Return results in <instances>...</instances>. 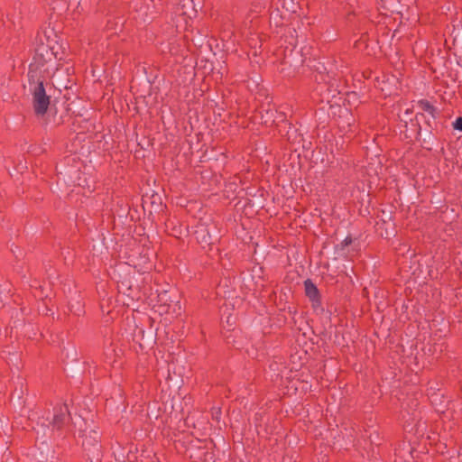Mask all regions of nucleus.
Wrapping results in <instances>:
<instances>
[{"mask_svg": "<svg viewBox=\"0 0 462 462\" xmlns=\"http://www.w3.org/2000/svg\"><path fill=\"white\" fill-rule=\"evenodd\" d=\"M28 78L34 110L37 115H44L50 105V96L46 93L43 77L41 75V71H38V68L30 65Z\"/></svg>", "mask_w": 462, "mask_h": 462, "instance_id": "f257e3e1", "label": "nucleus"}, {"mask_svg": "<svg viewBox=\"0 0 462 462\" xmlns=\"http://www.w3.org/2000/svg\"><path fill=\"white\" fill-rule=\"evenodd\" d=\"M418 105L421 110L429 113L432 116H434L436 108L434 107L433 105L430 104V101H428L426 99H420L418 101Z\"/></svg>", "mask_w": 462, "mask_h": 462, "instance_id": "1a4fd4ad", "label": "nucleus"}, {"mask_svg": "<svg viewBox=\"0 0 462 462\" xmlns=\"http://www.w3.org/2000/svg\"><path fill=\"white\" fill-rule=\"evenodd\" d=\"M92 440L94 442L97 441V432L95 431V430L90 431V435L89 436H86V438H85V439L83 441V445H91L92 444Z\"/></svg>", "mask_w": 462, "mask_h": 462, "instance_id": "9b49d317", "label": "nucleus"}, {"mask_svg": "<svg viewBox=\"0 0 462 462\" xmlns=\"http://www.w3.org/2000/svg\"><path fill=\"white\" fill-rule=\"evenodd\" d=\"M69 414V410L66 405H61L59 408L55 409V413L52 419V425L55 428H60L67 418V415Z\"/></svg>", "mask_w": 462, "mask_h": 462, "instance_id": "20e7f679", "label": "nucleus"}, {"mask_svg": "<svg viewBox=\"0 0 462 462\" xmlns=\"http://www.w3.org/2000/svg\"><path fill=\"white\" fill-rule=\"evenodd\" d=\"M353 240L350 236H346L340 244L336 245L337 251H341L343 254L345 253V248L352 244Z\"/></svg>", "mask_w": 462, "mask_h": 462, "instance_id": "9d476101", "label": "nucleus"}, {"mask_svg": "<svg viewBox=\"0 0 462 462\" xmlns=\"http://www.w3.org/2000/svg\"><path fill=\"white\" fill-rule=\"evenodd\" d=\"M175 307H177L179 310L181 309L180 302H176Z\"/></svg>", "mask_w": 462, "mask_h": 462, "instance_id": "4468645a", "label": "nucleus"}, {"mask_svg": "<svg viewBox=\"0 0 462 462\" xmlns=\"http://www.w3.org/2000/svg\"><path fill=\"white\" fill-rule=\"evenodd\" d=\"M183 14L189 17H192L198 12L196 5L192 0H184L182 4Z\"/></svg>", "mask_w": 462, "mask_h": 462, "instance_id": "0eeeda50", "label": "nucleus"}, {"mask_svg": "<svg viewBox=\"0 0 462 462\" xmlns=\"http://www.w3.org/2000/svg\"><path fill=\"white\" fill-rule=\"evenodd\" d=\"M411 404H412V407L414 408V411H417V408H418V406H419V402L417 401V399H413V400L411 401Z\"/></svg>", "mask_w": 462, "mask_h": 462, "instance_id": "ddd939ff", "label": "nucleus"}, {"mask_svg": "<svg viewBox=\"0 0 462 462\" xmlns=\"http://www.w3.org/2000/svg\"><path fill=\"white\" fill-rule=\"evenodd\" d=\"M453 127L456 130L462 131V116H459L453 123Z\"/></svg>", "mask_w": 462, "mask_h": 462, "instance_id": "f8f14e48", "label": "nucleus"}, {"mask_svg": "<svg viewBox=\"0 0 462 462\" xmlns=\"http://www.w3.org/2000/svg\"><path fill=\"white\" fill-rule=\"evenodd\" d=\"M304 287L307 297L313 302V305H315L318 301V290L315 284L310 280H306Z\"/></svg>", "mask_w": 462, "mask_h": 462, "instance_id": "423d86ee", "label": "nucleus"}, {"mask_svg": "<svg viewBox=\"0 0 462 462\" xmlns=\"http://www.w3.org/2000/svg\"><path fill=\"white\" fill-rule=\"evenodd\" d=\"M376 231L383 237L389 238L396 233L395 223L390 218L389 220L380 219L375 225Z\"/></svg>", "mask_w": 462, "mask_h": 462, "instance_id": "7ed1b4c3", "label": "nucleus"}, {"mask_svg": "<svg viewBox=\"0 0 462 462\" xmlns=\"http://www.w3.org/2000/svg\"><path fill=\"white\" fill-rule=\"evenodd\" d=\"M44 38L46 40V47L45 42L43 41L42 37H40V42L41 46H39L36 49V62L33 64L36 68H38V71H41V75L43 77V79L45 77L42 75V72H46V69H42V67L44 65L45 62L51 60V56H55L56 52L54 51V41L51 39L49 35H44Z\"/></svg>", "mask_w": 462, "mask_h": 462, "instance_id": "f03ea898", "label": "nucleus"}, {"mask_svg": "<svg viewBox=\"0 0 462 462\" xmlns=\"http://www.w3.org/2000/svg\"><path fill=\"white\" fill-rule=\"evenodd\" d=\"M278 2L279 5H281L284 13L282 14V18H287L286 13L288 14V15H290L291 14H294L297 12L298 3L296 0H278Z\"/></svg>", "mask_w": 462, "mask_h": 462, "instance_id": "39448f33", "label": "nucleus"}, {"mask_svg": "<svg viewBox=\"0 0 462 462\" xmlns=\"http://www.w3.org/2000/svg\"><path fill=\"white\" fill-rule=\"evenodd\" d=\"M322 315H325L326 318H328V311L327 312L322 311Z\"/></svg>", "mask_w": 462, "mask_h": 462, "instance_id": "2eb2a0df", "label": "nucleus"}, {"mask_svg": "<svg viewBox=\"0 0 462 462\" xmlns=\"http://www.w3.org/2000/svg\"><path fill=\"white\" fill-rule=\"evenodd\" d=\"M330 108L337 109L339 114L338 117L339 118L345 117L346 123L347 124V125H350V119L352 117V115H351V112L349 109H347L346 107H341L340 106H337L336 107L333 106H330Z\"/></svg>", "mask_w": 462, "mask_h": 462, "instance_id": "6e6552de", "label": "nucleus"}]
</instances>
